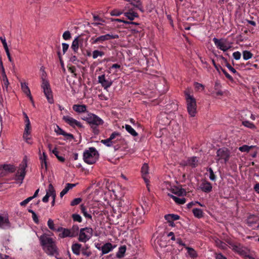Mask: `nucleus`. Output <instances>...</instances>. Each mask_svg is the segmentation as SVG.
Returning a JSON list of instances; mask_svg holds the SVG:
<instances>
[{
  "label": "nucleus",
  "mask_w": 259,
  "mask_h": 259,
  "mask_svg": "<svg viewBox=\"0 0 259 259\" xmlns=\"http://www.w3.org/2000/svg\"><path fill=\"white\" fill-rule=\"evenodd\" d=\"M99 29L101 31V33L104 34L106 33V31L109 30V27L103 25L99 27Z\"/></svg>",
  "instance_id": "052dcab7"
},
{
  "label": "nucleus",
  "mask_w": 259,
  "mask_h": 259,
  "mask_svg": "<svg viewBox=\"0 0 259 259\" xmlns=\"http://www.w3.org/2000/svg\"><path fill=\"white\" fill-rule=\"evenodd\" d=\"M233 56L235 60H239L241 58V53L238 52H235L233 53Z\"/></svg>",
  "instance_id": "e2e57ef3"
},
{
  "label": "nucleus",
  "mask_w": 259,
  "mask_h": 259,
  "mask_svg": "<svg viewBox=\"0 0 259 259\" xmlns=\"http://www.w3.org/2000/svg\"><path fill=\"white\" fill-rule=\"evenodd\" d=\"M11 227V223L8 217L2 216L0 214V228L8 229Z\"/></svg>",
  "instance_id": "6ab92c4d"
},
{
  "label": "nucleus",
  "mask_w": 259,
  "mask_h": 259,
  "mask_svg": "<svg viewBox=\"0 0 259 259\" xmlns=\"http://www.w3.org/2000/svg\"><path fill=\"white\" fill-rule=\"evenodd\" d=\"M136 10L130 9H125L123 10L125 11L124 12V16H126L128 19L131 21H133L135 19V18L139 17V15L137 12L135 11Z\"/></svg>",
  "instance_id": "a211bd4d"
},
{
  "label": "nucleus",
  "mask_w": 259,
  "mask_h": 259,
  "mask_svg": "<svg viewBox=\"0 0 259 259\" xmlns=\"http://www.w3.org/2000/svg\"><path fill=\"white\" fill-rule=\"evenodd\" d=\"M63 120L67 124H68L69 125L73 127H78L79 128L83 127L81 123L78 121L77 120L75 119L74 118L66 115V116H63Z\"/></svg>",
  "instance_id": "9b49d317"
},
{
  "label": "nucleus",
  "mask_w": 259,
  "mask_h": 259,
  "mask_svg": "<svg viewBox=\"0 0 259 259\" xmlns=\"http://www.w3.org/2000/svg\"><path fill=\"white\" fill-rule=\"evenodd\" d=\"M76 185V184H71L67 183L65 186V187L62 190V191L60 192V195L61 197H63L64 195H65L71 189H72Z\"/></svg>",
  "instance_id": "a878e982"
},
{
  "label": "nucleus",
  "mask_w": 259,
  "mask_h": 259,
  "mask_svg": "<svg viewBox=\"0 0 259 259\" xmlns=\"http://www.w3.org/2000/svg\"><path fill=\"white\" fill-rule=\"evenodd\" d=\"M172 192L179 196L186 195V192L185 189L183 188H179V187H176L173 189Z\"/></svg>",
  "instance_id": "2f4dec72"
},
{
  "label": "nucleus",
  "mask_w": 259,
  "mask_h": 259,
  "mask_svg": "<svg viewBox=\"0 0 259 259\" xmlns=\"http://www.w3.org/2000/svg\"><path fill=\"white\" fill-rule=\"evenodd\" d=\"M41 87L43 90L44 93L48 102L50 104H52L54 102V100L49 82L48 80L43 77H42Z\"/></svg>",
  "instance_id": "7ed1b4c3"
},
{
  "label": "nucleus",
  "mask_w": 259,
  "mask_h": 259,
  "mask_svg": "<svg viewBox=\"0 0 259 259\" xmlns=\"http://www.w3.org/2000/svg\"><path fill=\"white\" fill-rule=\"evenodd\" d=\"M120 136V134L119 133L117 132H114L112 133L109 138L105 140H102L101 142L107 147H111L113 144L116 143V140H115V139Z\"/></svg>",
  "instance_id": "9d476101"
},
{
  "label": "nucleus",
  "mask_w": 259,
  "mask_h": 259,
  "mask_svg": "<svg viewBox=\"0 0 259 259\" xmlns=\"http://www.w3.org/2000/svg\"><path fill=\"white\" fill-rule=\"evenodd\" d=\"M55 132L58 135H62L65 131L63 130L61 127H60L58 125H56V127L55 128Z\"/></svg>",
  "instance_id": "864d4df0"
},
{
  "label": "nucleus",
  "mask_w": 259,
  "mask_h": 259,
  "mask_svg": "<svg viewBox=\"0 0 259 259\" xmlns=\"http://www.w3.org/2000/svg\"><path fill=\"white\" fill-rule=\"evenodd\" d=\"M194 215L198 219L203 217V212L201 209L195 208L192 210Z\"/></svg>",
  "instance_id": "72a5a7b5"
},
{
  "label": "nucleus",
  "mask_w": 259,
  "mask_h": 259,
  "mask_svg": "<svg viewBox=\"0 0 259 259\" xmlns=\"http://www.w3.org/2000/svg\"><path fill=\"white\" fill-rule=\"evenodd\" d=\"M180 218V217L179 215L175 214H167L164 215V219L167 221V223L178 220Z\"/></svg>",
  "instance_id": "bb28decb"
},
{
  "label": "nucleus",
  "mask_w": 259,
  "mask_h": 259,
  "mask_svg": "<svg viewBox=\"0 0 259 259\" xmlns=\"http://www.w3.org/2000/svg\"><path fill=\"white\" fill-rule=\"evenodd\" d=\"M219 67L220 68L221 70L223 72L226 78H228L230 81H233V77L226 71V70L225 69L223 68L221 66Z\"/></svg>",
  "instance_id": "09e8293b"
},
{
  "label": "nucleus",
  "mask_w": 259,
  "mask_h": 259,
  "mask_svg": "<svg viewBox=\"0 0 259 259\" xmlns=\"http://www.w3.org/2000/svg\"><path fill=\"white\" fill-rule=\"evenodd\" d=\"M221 59L224 61V63H225V66L229 69V70L231 71L233 73H237L236 70L231 66V65L228 63L227 59L224 57L223 56H221Z\"/></svg>",
  "instance_id": "4c0bfd02"
},
{
  "label": "nucleus",
  "mask_w": 259,
  "mask_h": 259,
  "mask_svg": "<svg viewBox=\"0 0 259 259\" xmlns=\"http://www.w3.org/2000/svg\"><path fill=\"white\" fill-rule=\"evenodd\" d=\"M230 248L235 252H237L240 255L243 256L246 258L254 259L253 257L247 254L246 248L243 247L241 244L237 243H231L229 244Z\"/></svg>",
  "instance_id": "0eeeda50"
},
{
  "label": "nucleus",
  "mask_w": 259,
  "mask_h": 259,
  "mask_svg": "<svg viewBox=\"0 0 259 259\" xmlns=\"http://www.w3.org/2000/svg\"><path fill=\"white\" fill-rule=\"evenodd\" d=\"M216 259H227L226 256L223 255L222 253H219L216 255Z\"/></svg>",
  "instance_id": "774afa93"
},
{
  "label": "nucleus",
  "mask_w": 259,
  "mask_h": 259,
  "mask_svg": "<svg viewBox=\"0 0 259 259\" xmlns=\"http://www.w3.org/2000/svg\"><path fill=\"white\" fill-rule=\"evenodd\" d=\"M46 194H49V196H51L52 198H56V192L52 184H49Z\"/></svg>",
  "instance_id": "c756f323"
},
{
  "label": "nucleus",
  "mask_w": 259,
  "mask_h": 259,
  "mask_svg": "<svg viewBox=\"0 0 259 259\" xmlns=\"http://www.w3.org/2000/svg\"><path fill=\"white\" fill-rule=\"evenodd\" d=\"M26 167V163L20 165V167L18 169L16 174V179L17 180L22 182L25 176Z\"/></svg>",
  "instance_id": "dca6fc26"
},
{
  "label": "nucleus",
  "mask_w": 259,
  "mask_h": 259,
  "mask_svg": "<svg viewBox=\"0 0 259 259\" xmlns=\"http://www.w3.org/2000/svg\"><path fill=\"white\" fill-rule=\"evenodd\" d=\"M125 128L126 131L133 136L136 137L138 136V133L130 125L125 124Z\"/></svg>",
  "instance_id": "c9c22d12"
},
{
  "label": "nucleus",
  "mask_w": 259,
  "mask_h": 259,
  "mask_svg": "<svg viewBox=\"0 0 259 259\" xmlns=\"http://www.w3.org/2000/svg\"><path fill=\"white\" fill-rule=\"evenodd\" d=\"M63 38L64 39L67 40L71 38V34L69 31H66L63 34Z\"/></svg>",
  "instance_id": "603ef678"
},
{
  "label": "nucleus",
  "mask_w": 259,
  "mask_h": 259,
  "mask_svg": "<svg viewBox=\"0 0 259 259\" xmlns=\"http://www.w3.org/2000/svg\"><path fill=\"white\" fill-rule=\"evenodd\" d=\"M47 224H48V226L49 228L51 230L55 231V228L54 227V222H53V221L52 219H49V220L48 221V223H47Z\"/></svg>",
  "instance_id": "4d7b16f0"
},
{
  "label": "nucleus",
  "mask_w": 259,
  "mask_h": 259,
  "mask_svg": "<svg viewBox=\"0 0 259 259\" xmlns=\"http://www.w3.org/2000/svg\"><path fill=\"white\" fill-rule=\"evenodd\" d=\"M93 19L94 21H100L102 22H105V20L101 18L98 15H93Z\"/></svg>",
  "instance_id": "0e129e2a"
},
{
  "label": "nucleus",
  "mask_w": 259,
  "mask_h": 259,
  "mask_svg": "<svg viewBox=\"0 0 259 259\" xmlns=\"http://www.w3.org/2000/svg\"><path fill=\"white\" fill-rule=\"evenodd\" d=\"M253 54L249 51H244L243 52V58L245 60L251 58Z\"/></svg>",
  "instance_id": "37998d69"
},
{
  "label": "nucleus",
  "mask_w": 259,
  "mask_h": 259,
  "mask_svg": "<svg viewBox=\"0 0 259 259\" xmlns=\"http://www.w3.org/2000/svg\"><path fill=\"white\" fill-rule=\"evenodd\" d=\"M90 126H91V128L92 129V132H93V133L95 135H98L99 134L100 131L99 130V128L98 127V126L99 125H90Z\"/></svg>",
  "instance_id": "6e6d98bb"
},
{
  "label": "nucleus",
  "mask_w": 259,
  "mask_h": 259,
  "mask_svg": "<svg viewBox=\"0 0 259 259\" xmlns=\"http://www.w3.org/2000/svg\"><path fill=\"white\" fill-rule=\"evenodd\" d=\"M73 110L78 113H85L87 110L85 105L74 104L72 106Z\"/></svg>",
  "instance_id": "b1692460"
},
{
  "label": "nucleus",
  "mask_w": 259,
  "mask_h": 259,
  "mask_svg": "<svg viewBox=\"0 0 259 259\" xmlns=\"http://www.w3.org/2000/svg\"><path fill=\"white\" fill-rule=\"evenodd\" d=\"M142 177L143 179H144L145 182L146 183L147 187L148 188V190L149 191V166L148 165L147 163H144L141 170Z\"/></svg>",
  "instance_id": "f8f14e48"
},
{
  "label": "nucleus",
  "mask_w": 259,
  "mask_h": 259,
  "mask_svg": "<svg viewBox=\"0 0 259 259\" xmlns=\"http://www.w3.org/2000/svg\"><path fill=\"white\" fill-rule=\"evenodd\" d=\"M62 135L64 136L65 140L71 141L72 140H73L74 139V136L72 134H70V133H67L66 132H65Z\"/></svg>",
  "instance_id": "de8ad7c7"
},
{
  "label": "nucleus",
  "mask_w": 259,
  "mask_h": 259,
  "mask_svg": "<svg viewBox=\"0 0 259 259\" xmlns=\"http://www.w3.org/2000/svg\"><path fill=\"white\" fill-rule=\"evenodd\" d=\"M93 230L90 227L81 228L78 234V240L79 242L85 243L93 236Z\"/></svg>",
  "instance_id": "20e7f679"
},
{
  "label": "nucleus",
  "mask_w": 259,
  "mask_h": 259,
  "mask_svg": "<svg viewBox=\"0 0 259 259\" xmlns=\"http://www.w3.org/2000/svg\"><path fill=\"white\" fill-rule=\"evenodd\" d=\"M209 173V179L210 180L212 181H215L216 177L213 172L212 169L211 167H209L207 170Z\"/></svg>",
  "instance_id": "49530a36"
},
{
  "label": "nucleus",
  "mask_w": 259,
  "mask_h": 259,
  "mask_svg": "<svg viewBox=\"0 0 259 259\" xmlns=\"http://www.w3.org/2000/svg\"><path fill=\"white\" fill-rule=\"evenodd\" d=\"M199 187L203 192L207 193L210 192L212 189L211 184L206 180L202 181Z\"/></svg>",
  "instance_id": "aec40b11"
},
{
  "label": "nucleus",
  "mask_w": 259,
  "mask_h": 259,
  "mask_svg": "<svg viewBox=\"0 0 259 259\" xmlns=\"http://www.w3.org/2000/svg\"><path fill=\"white\" fill-rule=\"evenodd\" d=\"M242 124L244 126L250 129H254L256 127L255 125L252 122L247 120L242 121Z\"/></svg>",
  "instance_id": "a19ab883"
},
{
  "label": "nucleus",
  "mask_w": 259,
  "mask_h": 259,
  "mask_svg": "<svg viewBox=\"0 0 259 259\" xmlns=\"http://www.w3.org/2000/svg\"><path fill=\"white\" fill-rule=\"evenodd\" d=\"M59 237L61 238H64L67 237H73L70 230L67 228H64L63 232L59 234Z\"/></svg>",
  "instance_id": "473e14b6"
},
{
  "label": "nucleus",
  "mask_w": 259,
  "mask_h": 259,
  "mask_svg": "<svg viewBox=\"0 0 259 259\" xmlns=\"http://www.w3.org/2000/svg\"><path fill=\"white\" fill-rule=\"evenodd\" d=\"M82 201L81 198H76L74 199L70 203L71 206H75L79 204Z\"/></svg>",
  "instance_id": "3c124183"
},
{
  "label": "nucleus",
  "mask_w": 259,
  "mask_h": 259,
  "mask_svg": "<svg viewBox=\"0 0 259 259\" xmlns=\"http://www.w3.org/2000/svg\"><path fill=\"white\" fill-rule=\"evenodd\" d=\"M118 38V35L106 34L105 35H100L98 37L93 36L90 39V42L93 45L102 44L105 41Z\"/></svg>",
  "instance_id": "6e6552de"
},
{
  "label": "nucleus",
  "mask_w": 259,
  "mask_h": 259,
  "mask_svg": "<svg viewBox=\"0 0 259 259\" xmlns=\"http://www.w3.org/2000/svg\"><path fill=\"white\" fill-rule=\"evenodd\" d=\"M72 236L73 237L78 235L79 232V227L77 225H73L71 229H70Z\"/></svg>",
  "instance_id": "f704fd0d"
},
{
  "label": "nucleus",
  "mask_w": 259,
  "mask_h": 259,
  "mask_svg": "<svg viewBox=\"0 0 259 259\" xmlns=\"http://www.w3.org/2000/svg\"><path fill=\"white\" fill-rule=\"evenodd\" d=\"M72 219L75 222L80 223L82 222V218L79 214H73L72 215Z\"/></svg>",
  "instance_id": "8fccbe9b"
},
{
  "label": "nucleus",
  "mask_w": 259,
  "mask_h": 259,
  "mask_svg": "<svg viewBox=\"0 0 259 259\" xmlns=\"http://www.w3.org/2000/svg\"><path fill=\"white\" fill-rule=\"evenodd\" d=\"M104 55V52L99 51L98 50H95L93 52V59H96L98 56H103Z\"/></svg>",
  "instance_id": "c03bdc74"
},
{
  "label": "nucleus",
  "mask_w": 259,
  "mask_h": 259,
  "mask_svg": "<svg viewBox=\"0 0 259 259\" xmlns=\"http://www.w3.org/2000/svg\"><path fill=\"white\" fill-rule=\"evenodd\" d=\"M82 119L87 121L90 125H100L104 123V121L100 117L91 113H88L86 116H83Z\"/></svg>",
  "instance_id": "423d86ee"
},
{
  "label": "nucleus",
  "mask_w": 259,
  "mask_h": 259,
  "mask_svg": "<svg viewBox=\"0 0 259 259\" xmlns=\"http://www.w3.org/2000/svg\"><path fill=\"white\" fill-rule=\"evenodd\" d=\"M96 247L98 250L102 251L101 255H103L112 251L113 249L115 247V246L113 245L110 242H107L105 243L101 247H98V245H97Z\"/></svg>",
  "instance_id": "4468645a"
},
{
  "label": "nucleus",
  "mask_w": 259,
  "mask_h": 259,
  "mask_svg": "<svg viewBox=\"0 0 259 259\" xmlns=\"http://www.w3.org/2000/svg\"><path fill=\"white\" fill-rule=\"evenodd\" d=\"M81 212L83 213V215L86 218L92 220V215L88 213L85 207L83 205H81Z\"/></svg>",
  "instance_id": "ea45409f"
},
{
  "label": "nucleus",
  "mask_w": 259,
  "mask_h": 259,
  "mask_svg": "<svg viewBox=\"0 0 259 259\" xmlns=\"http://www.w3.org/2000/svg\"><path fill=\"white\" fill-rule=\"evenodd\" d=\"M31 132V124H25L24 134L26 135H29Z\"/></svg>",
  "instance_id": "5fc2aeb1"
},
{
  "label": "nucleus",
  "mask_w": 259,
  "mask_h": 259,
  "mask_svg": "<svg viewBox=\"0 0 259 259\" xmlns=\"http://www.w3.org/2000/svg\"><path fill=\"white\" fill-rule=\"evenodd\" d=\"M84 161L89 164H94L99 157V153L95 148L90 147L83 152Z\"/></svg>",
  "instance_id": "f03ea898"
},
{
  "label": "nucleus",
  "mask_w": 259,
  "mask_h": 259,
  "mask_svg": "<svg viewBox=\"0 0 259 259\" xmlns=\"http://www.w3.org/2000/svg\"><path fill=\"white\" fill-rule=\"evenodd\" d=\"M144 214L145 212L143 208L138 207L133 212V215L134 217L133 220L136 221V223L141 224L144 221Z\"/></svg>",
  "instance_id": "1a4fd4ad"
},
{
  "label": "nucleus",
  "mask_w": 259,
  "mask_h": 259,
  "mask_svg": "<svg viewBox=\"0 0 259 259\" xmlns=\"http://www.w3.org/2000/svg\"><path fill=\"white\" fill-rule=\"evenodd\" d=\"M217 156L215 159L217 161H220L221 163H226L229 160L230 153V151L226 148H222L219 149L217 151Z\"/></svg>",
  "instance_id": "39448f33"
},
{
  "label": "nucleus",
  "mask_w": 259,
  "mask_h": 259,
  "mask_svg": "<svg viewBox=\"0 0 259 259\" xmlns=\"http://www.w3.org/2000/svg\"><path fill=\"white\" fill-rule=\"evenodd\" d=\"M186 100L187 109L189 115L191 117H194L196 113L197 104L196 99L192 95L190 89H187L184 92Z\"/></svg>",
  "instance_id": "f257e3e1"
},
{
  "label": "nucleus",
  "mask_w": 259,
  "mask_h": 259,
  "mask_svg": "<svg viewBox=\"0 0 259 259\" xmlns=\"http://www.w3.org/2000/svg\"><path fill=\"white\" fill-rule=\"evenodd\" d=\"M70 61L75 64H76L79 62V60L75 55H72L70 58Z\"/></svg>",
  "instance_id": "bf43d9fd"
},
{
  "label": "nucleus",
  "mask_w": 259,
  "mask_h": 259,
  "mask_svg": "<svg viewBox=\"0 0 259 259\" xmlns=\"http://www.w3.org/2000/svg\"><path fill=\"white\" fill-rule=\"evenodd\" d=\"M251 148L252 146H249L248 145H243L242 146L239 147V150L242 152H248L251 149Z\"/></svg>",
  "instance_id": "a18cd8bd"
},
{
  "label": "nucleus",
  "mask_w": 259,
  "mask_h": 259,
  "mask_svg": "<svg viewBox=\"0 0 259 259\" xmlns=\"http://www.w3.org/2000/svg\"><path fill=\"white\" fill-rule=\"evenodd\" d=\"M170 197L177 204H183L186 201V198H180L172 195H170Z\"/></svg>",
  "instance_id": "e433bc0d"
},
{
  "label": "nucleus",
  "mask_w": 259,
  "mask_h": 259,
  "mask_svg": "<svg viewBox=\"0 0 259 259\" xmlns=\"http://www.w3.org/2000/svg\"><path fill=\"white\" fill-rule=\"evenodd\" d=\"M186 248L187 249L188 253L191 257L194 258L197 256V252L193 248L190 247H186Z\"/></svg>",
  "instance_id": "58836bf2"
},
{
  "label": "nucleus",
  "mask_w": 259,
  "mask_h": 259,
  "mask_svg": "<svg viewBox=\"0 0 259 259\" xmlns=\"http://www.w3.org/2000/svg\"><path fill=\"white\" fill-rule=\"evenodd\" d=\"M68 48H69L68 44H67L66 43L62 44V50H63V53L64 54L67 52V51L68 49Z\"/></svg>",
  "instance_id": "69168bd1"
},
{
  "label": "nucleus",
  "mask_w": 259,
  "mask_h": 259,
  "mask_svg": "<svg viewBox=\"0 0 259 259\" xmlns=\"http://www.w3.org/2000/svg\"><path fill=\"white\" fill-rule=\"evenodd\" d=\"M3 81H4V85L6 87H8L9 83V81H8V79L6 76V75L5 74L3 76Z\"/></svg>",
  "instance_id": "338daca9"
},
{
  "label": "nucleus",
  "mask_w": 259,
  "mask_h": 259,
  "mask_svg": "<svg viewBox=\"0 0 259 259\" xmlns=\"http://www.w3.org/2000/svg\"><path fill=\"white\" fill-rule=\"evenodd\" d=\"M0 39L3 44L5 50L9 49L5 37H1Z\"/></svg>",
  "instance_id": "680f3d73"
},
{
  "label": "nucleus",
  "mask_w": 259,
  "mask_h": 259,
  "mask_svg": "<svg viewBox=\"0 0 259 259\" xmlns=\"http://www.w3.org/2000/svg\"><path fill=\"white\" fill-rule=\"evenodd\" d=\"M126 251V247L125 246H121L119 248V251L117 254L118 257H121L124 256Z\"/></svg>",
  "instance_id": "79ce46f5"
},
{
  "label": "nucleus",
  "mask_w": 259,
  "mask_h": 259,
  "mask_svg": "<svg viewBox=\"0 0 259 259\" xmlns=\"http://www.w3.org/2000/svg\"><path fill=\"white\" fill-rule=\"evenodd\" d=\"M215 46L217 48L221 50L226 52L230 49L229 46H227L225 42H223L221 39H218V38L214 37L212 39Z\"/></svg>",
  "instance_id": "f3484780"
},
{
  "label": "nucleus",
  "mask_w": 259,
  "mask_h": 259,
  "mask_svg": "<svg viewBox=\"0 0 259 259\" xmlns=\"http://www.w3.org/2000/svg\"><path fill=\"white\" fill-rule=\"evenodd\" d=\"M39 240L40 242V244L42 246V248L54 242L52 238L49 237L47 235L45 234H43L39 237Z\"/></svg>",
  "instance_id": "4be33fe9"
},
{
  "label": "nucleus",
  "mask_w": 259,
  "mask_h": 259,
  "mask_svg": "<svg viewBox=\"0 0 259 259\" xmlns=\"http://www.w3.org/2000/svg\"><path fill=\"white\" fill-rule=\"evenodd\" d=\"M259 220V218L254 214H249L246 220V223L248 227H252L253 225L257 223Z\"/></svg>",
  "instance_id": "5701e85b"
},
{
  "label": "nucleus",
  "mask_w": 259,
  "mask_h": 259,
  "mask_svg": "<svg viewBox=\"0 0 259 259\" xmlns=\"http://www.w3.org/2000/svg\"><path fill=\"white\" fill-rule=\"evenodd\" d=\"M45 252L49 255H54L58 254L56 245L54 242L51 244L46 246L42 248Z\"/></svg>",
  "instance_id": "ddd939ff"
},
{
  "label": "nucleus",
  "mask_w": 259,
  "mask_h": 259,
  "mask_svg": "<svg viewBox=\"0 0 259 259\" xmlns=\"http://www.w3.org/2000/svg\"><path fill=\"white\" fill-rule=\"evenodd\" d=\"M82 254L87 257H89L91 254L92 252L90 250H88L85 248H81Z\"/></svg>",
  "instance_id": "13d9d810"
},
{
  "label": "nucleus",
  "mask_w": 259,
  "mask_h": 259,
  "mask_svg": "<svg viewBox=\"0 0 259 259\" xmlns=\"http://www.w3.org/2000/svg\"><path fill=\"white\" fill-rule=\"evenodd\" d=\"M15 169V167L13 165L5 164L0 165V177H3L5 175V171L13 172Z\"/></svg>",
  "instance_id": "412c9836"
},
{
  "label": "nucleus",
  "mask_w": 259,
  "mask_h": 259,
  "mask_svg": "<svg viewBox=\"0 0 259 259\" xmlns=\"http://www.w3.org/2000/svg\"><path fill=\"white\" fill-rule=\"evenodd\" d=\"M98 79L99 83H100L102 87L106 90L112 84V81L111 80H108L106 79L105 74L99 76Z\"/></svg>",
  "instance_id": "2eb2a0df"
},
{
  "label": "nucleus",
  "mask_w": 259,
  "mask_h": 259,
  "mask_svg": "<svg viewBox=\"0 0 259 259\" xmlns=\"http://www.w3.org/2000/svg\"><path fill=\"white\" fill-rule=\"evenodd\" d=\"M21 89L23 92L28 96L29 97L30 100H32V97L31 96L30 91L28 87V85L26 84L25 82H21Z\"/></svg>",
  "instance_id": "7c9ffc66"
},
{
  "label": "nucleus",
  "mask_w": 259,
  "mask_h": 259,
  "mask_svg": "<svg viewBox=\"0 0 259 259\" xmlns=\"http://www.w3.org/2000/svg\"><path fill=\"white\" fill-rule=\"evenodd\" d=\"M82 245L81 244L76 243L73 244L71 246L72 250L73 253L76 255H79L80 254V250L81 248Z\"/></svg>",
  "instance_id": "c85d7f7f"
},
{
  "label": "nucleus",
  "mask_w": 259,
  "mask_h": 259,
  "mask_svg": "<svg viewBox=\"0 0 259 259\" xmlns=\"http://www.w3.org/2000/svg\"><path fill=\"white\" fill-rule=\"evenodd\" d=\"M79 37L75 38L72 41L71 48L74 51V54L77 53L79 48Z\"/></svg>",
  "instance_id": "cd10ccee"
},
{
  "label": "nucleus",
  "mask_w": 259,
  "mask_h": 259,
  "mask_svg": "<svg viewBox=\"0 0 259 259\" xmlns=\"http://www.w3.org/2000/svg\"><path fill=\"white\" fill-rule=\"evenodd\" d=\"M198 160L196 156L189 158L186 162V165L191 166L192 167H196L198 166Z\"/></svg>",
  "instance_id": "393cba45"
}]
</instances>
